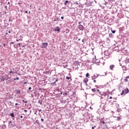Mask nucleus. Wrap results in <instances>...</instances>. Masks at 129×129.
Wrapping results in <instances>:
<instances>
[{"instance_id":"obj_12","label":"nucleus","mask_w":129,"mask_h":129,"mask_svg":"<svg viewBox=\"0 0 129 129\" xmlns=\"http://www.w3.org/2000/svg\"><path fill=\"white\" fill-rule=\"evenodd\" d=\"M83 82H84L85 83H87V82H88V79L85 78Z\"/></svg>"},{"instance_id":"obj_41","label":"nucleus","mask_w":129,"mask_h":129,"mask_svg":"<svg viewBox=\"0 0 129 129\" xmlns=\"http://www.w3.org/2000/svg\"><path fill=\"white\" fill-rule=\"evenodd\" d=\"M75 5H79V3H78V2H76L75 3H74Z\"/></svg>"},{"instance_id":"obj_20","label":"nucleus","mask_w":129,"mask_h":129,"mask_svg":"<svg viewBox=\"0 0 129 129\" xmlns=\"http://www.w3.org/2000/svg\"><path fill=\"white\" fill-rule=\"evenodd\" d=\"M111 32L112 33V34H115V32H116V31H115V30H113L112 28H111Z\"/></svg>"},{"instance_id":"obj_48","label":"nucleus","mask_w":129,"mask_h":129,"mask_svg":"<svg viewBox=\"0 0 129 129\" xmlns=\"http://www.w3.org/2000/svg\"><path fill=\"white\" fill-rule=\"evenodd\" d=\"M9 73H13V71H12V70H11V71L9 72Z\"/></svg>"},{"instance_id":"obj_63","label":"nucleus","mask_w":129,"mask_h":129,"mask_svg":"<svg viewBox=\"0 0 129 129\" xmlns=\"http://www.w3.org/2000/svg\"><path fill=\"white\" fill-rule=\"evenodd\" d=\"M20 118H23V116L21 115L20 116Z\"/></svg>"},{"instance_id":"obj_45","label":"nucleus","mask_w":129,"mask_h":129,"mask_svg":"<svg viewBox=\"0 0 129 129\" xmlns=\"http://www.w3.org/2000/svg\"><path fill=\"white\" fill-rule=\"evenodd\" d=\"M41 121H42V122H44V119L41 118Z\"/></svg>"},{"instance_id":"obj_4","label":"nucleus","mask_w":129,"mask_h":129,"mask_svg":"<svg viewBox=\"0 0 129 129\" xmlns=\"http://www.w3.org/2000/svg\"><path fill=\"white\" fill-rule=\"evenodd\" d=\"M78 29L80 31H83V30H84V26L82 24H80L78 26Z\"/></svg>"},{"instance_id":"obj_55","label":"nucleus","mask_w":129,"mask_h":129,"mask_svg":"<svg viewBox=\"0 0 129 129\" xmlns=\"http://www.w3.org/2000/svg\"><path fill=\"white\" fill-rule=\"evenodd\" d=\"M57 81H58V79H56L55 80V82L56 83V82H57Z\"/></svg>"},{"instance_id":"obj_40","label":"nucleus","mask_w":129,"mask_h":129,"mask_svg":"<svg viewBox=\"0 0 129 129\" xmlns=\"http://www.w3.org/2000/svg\"><path fill=\"white\" fill-rule=\"evenodd\" d=\"M8 104H9V105H11L12 104V102H11V101L8 102Z\"/></svg>"},{"instance_id":"obj_60","label":"nucleus","mask_w":129,"mask_h":129,"mask_svg":"<svg viewBox=\"0 0 129 129\" xmlns=\"http://www.w3.org/2000/svg\"><path fill=\"white\" fill-rule=\"evenodd\" d=\"M97 92H100L99 89H97Z\"/></svg>"},{"instance_id":"obj_15","label":"nucleus","mask_w":129,"mask_h":129,"mask_svg":"<svg viewBox=\"0 0 129 129\" xmlns=\"http://www.w3.org/2000/svg\"><path fill=\"white\" fill-rule=\"evenodd\" d=\"M63 96H68V93H67V92L63 93Z\"/></svg>"},{"instance_id":"obj_58","label":"nucleus","mask_w":129,"mask_h":129,"mask_svg":"<svg viewBox=\"0 0 129 129\" xmlns=\"http://www.w3.org/2000/svg\"><path fill=\"white\" fill-rule=\"evenodd\" d=\"M25 14H28V11H26L25 12Z\"/></svg>"},{"instance_id":"obj_38","label":"nucleus","mask_w":129,"mask_h":129,"mask_svg":"<svg viewBox=\"0 0 129 129\" xmlns=\"http://www.w3.org/2000/svg\"><path fill=\"white\" fill-rule=\"evenodd\" d=\"M22 101H23V102H24V103H28V101H25V100H23Z\"/></svg>"},{"instance_id":"obj_56","label":"nucleus","mask_w":129,"mask_h":129,"mask_svg":"<svg viewBox=\"0 0 129 129\" xmlns=\"http://www.w3.org/2000/svg\"><path fill=\"white\" fill-rule=\"evenodd\" d=\"M123 49H124V48H121V49H120V50H121V51H122V50H123Z\"/></svg>"},{"instance_id":"obj_23","label":"nucleus","mask_w":129,"mask_h":129,"mask_svg":"<svg viewBox=\"0 0 129 129\" xmlns=\"http://www.w3.org/2000/svg\"><path fill=\"white\" fill-rule=\"evenodd\" d=\"M29 108H30V109H31V108H32V104H29L28 105Z\"/></svg>"},{"instance_id":"obj_53","label":"nucleus","mask_w":129,"mask_h":129,"mask_svg":"<svg viewBox=\"0 0 129 129\" xmlns=\"http://www.w3.org/2000/svg\"><path fill=\"white\" fill-rule=\"evenodd\" d=\"M38 111H39V112H41V111H42V110L41 109H39V110H38Z\"/></svg>"},{"instance_id":"obj_14","label":"nucleus","mask_w":129,"mask_h":129,"mask_svg":"<svg viewBox=\"0 0 129 129\" xmlns=\"http://www.w3.org/2000/svg\"><path fill=\"white\" fill-rule=\"evenodd\" d=\"M59 18L58 17L55 18H54V22H59Z\"/></svg>"},{"instance_id":"obj_8","label":"nucleus","mask_w":129,"mask_h":129,"mask_svg":"<svg viewBox=\"0 0 129 129\" xmlns=\"http://www.w3.org/2000/svg\"><path fill=\"white\" fill-rule=\"evenodd\" d=\"M60 28H59V27H58V26H57L56 27V28H55L54 30V31H55V32H60Z\"/></svg>"},{"instance_id":"obj_10","label":"nucleus","mask_w":129,"mask_h":129,"mask_svg":"<svg viewBox=\"0 0 129 129\" xmlns=\"http://www.w3.org/2000/svg\"><path fill=\"white\" fill-rule=\"evenodd\" d=\"M9 116H11V117H13L14 118H15V115L14 114V112L11 113L9 114Z\"/></svg>"},{"instance_id":"obj_32","label":"nucleus","mask_w":129,"mask_h":129,"mask_svg":"<svg viewBox=\"0 0 129 129\" xmlns=\"http://www.w3.org/2000/svg\"><path fill=\"white\" fill-rule=\"evenodd\" d=\"M9 22H13V20H12V18L11 17H9Z\"/></svg>"},{"instance_id":"obj_54","label":"nucleus","mask_w":129,"mask_h":129,"mask_svg":"<svg viewBox=\"0 0 129 129\" xmlns=\"http://www.w3.org/2000/svg\"><path fill=\"white\" fill-rule=\"evenodd\" d=\"M91 96H94V94H91Z\"/></svg>"},{"instance_id":"obj_9","label":"nucleus","mask_w":129,"mask_h":129,"mask_svg":"<svg viewBox=\"0 0 129 129\" xmlns=\"http://www.w3.org/2000/svg\"><path fill=\"white\" fill-rule=\"evenodd\" d=\"M104 55L105 56H108V55H109V52H108V50H105L104 51Z\"/></svg>"},{"instance_id":"obj_43","label":"nucleus","mask_w":129,"mask_h":129,"mask_svg":"<svg viewBox=\"0 0 129 129\" xmlns=\"http://www.w3.org/2000/svg\"><path fill=\"white\" fill-rule=\"evenodd\" d=\"M117 120H119L120 119V117H117Z\"/></svg>"},{"instance_id":"obj_22","label":"nucleus","mask_w":129,"mask_h":129,"mask_svg":"<svg viewBox=\"0 0 129 129\" xmlns=\"http://www.w3.org/2000/svg\"><path fill=\"white\" fill-rule=\"evenodd\" d=\"M122 68L123 70H126V67H125V66H123V67H122Z\"/></svg>"},{"instance_id":"obj_62","label":"nucleus","mask_w":129,"mask_h":129,"mask_svg":"<svg viewBox=\"0 0 129 129\" xmlns=\"http://www.w3.org/2000/svg\"><path fill=\"white\" fill-rule=\"evenodd\" d=\"M129 78V76H127L126 77V79H128Z\"/></svg>"},{"instance_id":"obj_28","label":"nucleus","mask_w":129,"mask_h":129,"mask_svg":"<svg viewBox=\"0 0 129 129\" xmlns=\"http://www.w3.org/2000/svg\"><path fill=\"white\" fill-rule=\"evenodd\" d=\"M14 48H18V45L17 44H14Z\"/></svg>"},{"instance_id":"obj_50","label":"nucleus","mask_w":129,"mask_h":129,"mask_svg":"<svg viewBox=\"0 0 129 129\" xmlns=\"http://www.w3.org/2000/svg\"><path fill=\"white\" fill-rule=\"evenodd\" d=\"M6 10H8V6H5Z\"/></svg>"},{"instance_id":"obj_26","label":"nucleus","mask_w":129,"mask_h":129,"mask_svg":"<svg viewBox=\"0 0 129 129\" xmlns=\"http://www.w3.org/2000/svg\"><path fill=\"white\" fill-rule=\"evenodd\" d=\"M73 96H74V97L76 96V93L75 92L73 93Z\"/></svg>"},{"instance_id":"obj_39","label":"nucleus","mask_w":129,"mask_h":129,"mask_svg":"<svg viewBox=\"0 0 129 129\" xmlns=\"http://www.w3.org/2000/svg\"><path fill=\"white\" fill-rule=\"evenodd\" d=\"M89 76V73H87L86 75V77H88Z\"/></svg>"},{"instance_id":"obj_35","label":"nucleus","mask_w":129,"mask_h":129,"mask_svg":"<svg viewBox=\"0 0 129 129\" xmlns=\"http://www.w3.org/2000/svg\"><path fill=\"white\" fill-rule=\"evenodd\" d=\"M45 74H50V72L49 71H46L45 72Z\"/></svg>"},{"instance_id":"obj_30","label":"nucleus","mask_w":129,"mask_h":129,"mask_svg":"<svg viewBox=\"0 0 129 129\" xmlns=\"http://www.w3.org/2000/svg\"><path fill=\"white\" fill-rule=\"evenodd\" d=\"M96 125H97V124H96V125H95L94 126H93L92 127V129H94V128H95V127H96Z\"/></svg>"},{"instance_id":"obj_44","label":"nucleus","mask_w":129,"mask_h":129,"mask_svg":"<svg viewBox=\"0 0 129 129\" xmlns=\"http://www.w3.org/2000/svg\"><path fill=\"white\" fill-rule=\"evenodd\" d=\"M51 84H52V85H56V82H53V83H52Z\"/></svg>"},{"instance_id":"obj_13","label":"nucleus","mask_w":129,"mask_h":129,"mask_svg":"<svg viewBox=\"0 0 129 129\" xmlns=\"http://www.w3.org/2000/svg\"><path fill=\"white\" fill-rule=\"evenodd\" d=\"M113 68H114V65L112 64L110 66V69H111V70H112V69H113Z\"/></svg>"},{"instance_id":"obj_19","label":"nucleus","mask_w":129,"mask_h":129,"mask_svg":"<svg viewBox=\"0 0 129 129\" xmlns=\"http://www.w3.org/2000/svg\"><path fill=\"white\" fill-rule=\"evenodd\" d=\"M9 126H15V123H9Z\"/></svg>"},{"instance_id":"obj_37","label":"nucleus","mask_w":129,"mask_h":129,"mask_svg":"<svg viewBox=\"0 0 129 129\" xmlns=\"http://www.w3.org/2000/svg\"><path fill=\"white\" fill-rule=\"evenodd\" d=\"M101 123H102L103 124H105V122L104 121H101Z\"/></svg>"},{"instance_id":"obj_11","label":"nucleus","mask_w":129,"mask_h":129,"mask_svg":"<svg viewBox=\"0 0 129 129\" xmlns=\"http://www.w3.org/2000/svg\"><path fill=\"white\" fill-rule=\"evenodd\" d=\"M109 37L110 38H113L114 37V35L112 33L109 34Z\"/></svg>"},{"instance_id":"obj_25","label":"nucleus","mask_w":129,"mask_h":129,"mask_svg":"<svg viewBox=\"0 0 129 129\" xmlns=\"http://www.w3.org/2000/svg\"><path fill=\"white\" fill-rule=\"evenodd\" d=\"M68 3H69V1H66L64 3V5L67 6V4H68Z\"/></svg>"},{"instance_id":"obj_18","label":"nucleus","mask_w":129,"mask_h":129,"mask_svg":"<svg viewBox=\"0 0 129 129\" xmlns=\"http://www.w3.org/2000/svg\"><path fill=\"white\" fill-rule=\"evenodd\" d=\"M20 79L19 77H16V78H14L13 80V81H16V80H19Z\"/></svg>"},{"instance_id":"obj_51","label":"nucleus","mask_w":129,"mask_h":129,"mask_svg":"<svg viewBox=\"0 0 129 129\" xmlns=\"http://www.w3.org/2000/svg\"><path fill=\"white\" fill-rule=\"evenodd\" d=\"M61 20H63L64 19V17H63V16L61 17Z\"/></svg>"},{"instance_id":"obj_33","label":"nucleus","mask_w":129,"mask_h":129,"mask_svg":"<svg viewBox=\"0 0 129 129\" xmlns=\"http://www.w3.org/2000/svg\"><path fill=\"white\" fill-rule=\"evenodd\" d=\"M56 96L57 97H60L61 96V95L60 94H57L56 95Z\"/></svg>"},{"instance_id":"obj_61","label":"nucleus","mask_w":129,"mask_h":129,"mask_svg":"<svg viewBox=\"0 0 129 129\" xmlns=\"http://www.w3.org/2000/svg\"><path fill=\"white\" fill-rule=\"evenodd\" d=\"M56 90H57V91H60V89H56Z\"/></svg>"},{"instance_id":"obj_36","label":"nucleus","mask_w":129,"mask_h":129,"mask_svg":"<svg viewBox=\"0 0 129 129\" xmlns=\"http://www.w3.org/2000/svg\"><path fill=\"white\" fill-rule=\"evenodd\" d=\"M14 44H15V42H11L10 43V45H14Z\"/></svg>"},{"instance_id":"obj_52","label":"nucleus","mask_w":129,"mask_h":129,"mask_svg":"<svg viewBox=\"0 0 129 129\" xmlns=\"http://www.w3.org/2000/svg\"><path fill=\"white\" fill-rule=\"evenodd\" d=\"M116 107H119V104H117Z\"/></svg>"},{"instance_id":"obj_6","label":"nucleus","mask_w":129,"mask_h":129,"mask_svg":"<svg viewBox=\"0 0 129 129\" xmlns=\"http://www.w3.org/2000/svg\"><path fill=\"white\" fill-rule=\"evenodd\" d=\"M15 93L17 95H20V94H21V90H15Z\"/></svg>"},{"instance_id":"obj_49","label":"nucleus","mask_w":129,"mask_h":129,"mask_svg":"<svg viewBox=\"0 0 129 129\" xmlns=\"http://www.w3.org/2000/svg\"><path fill=\"white\" fill-rule=\"evenodd\" d=\"M15 105H20V104H19V103H15Z\"/></svg>"},{"instance_id":"obj_16","label":"nucleus","mask_w":129,"mask_h":129,"mask_svg":"<svg viewBox=\"0 0 129 129\" xmlns=\"http://www.w3.org/2000/svg\"><path fill=\"white\" fill-rule=\"evenodd\" d=\"M96 76H95V75H94L92 77V80H94V79H96Z\"/></svg>"},{"instance_id":"obj_46","label":"nucleus","mask_w":129,"mask_h":129,"mask_svg":"<svg viewBox=\"0 0 129 129\" xmlns=\"http://www.w3.org/2000/svg\"><path fill=\"white\" fill-rule=\"evenodd\" d=\"M18 46H19V47H21V43H18L17 44Z\"/></svg>"},{"instance_id":"obj_2","label":"nucleus","mask_w":129,"mask_h":129,"mask_svg":"<svg viewBox=\"0 0 129 129\" xmlns=\"http://www.w3.org/2000/svg\"><path fill=\"white\" fill-rule=\"evenodd\" d=\"M124 92L125 94H127V93H128L129 92L128 88H126V89L122 90V92L120 94L121 95H123V94H124Z\"/></svg>"},{"instance_id":"obj_42","label":"nucleus","mask_w":129,"mask_h":129,"mask_svg":"<svg viewBox=\"0 0 129 129\" xmlns=\"http://www.w3.org/2000/svg\"><path fill=\"white\" fill-rule=\"evenodd\" d=\"M124 81H125V82H128V80H127V79H125Z\"/></svg>"},{"instance_id":"obj_7","label":"nucleus","mask_w":129,"mask_h":129,"mask_svg":"<svg viewBox=\"0 0 129 129\" xmlns=\"http://www.w3.org/2000/svg\"><path fill=\"white\" fill-rule=\"evenodd\" d=\"M123 63H124L125 64H127V63H129V58H128V57H127L126 58V59L123 61Z\"/></svg>"},{"instance_id":"obj_59","label":"nucleus","mask_w":129,"mask_h":129,"mask_svg":"<svg viewBox=\"0 0 129 129\" xmlns=\"http://www.w3.org/2000/svg\"><path fill=\"white\" fill-rule=\"evenodd\" d=\"M23 83H24V84H27V82H25Z\"/></svg>"},{"instance_id":"obj_3","label":"nucleus","mask_w":129,"mask_h":129,"mask_svg":"<svg viewBox=\"0 0 129 129\" xmlns=\"http://www.w3.org/2000/svg\"><path fill=\"white\" fill-rule=\"evenodd\" d=\"M47 46H48V43H44L43 42L42 44L40 45L41 48H47Z\"/></svg>"},{"instance_id":"obj_47","label":"nucleus","mask_w":129,"mask_h":129,"mask_svg":"<svg viewBox=\"0 0 129 129\" xmlns=\"http://www.w3.org/2000/svg\"><path fill=\"white\" fill-rule=\"evenodd\" d=\"M28 89H29V90H31V89H32V87H29Z\"/></svg>"},{"instance_id":"obj_21","label":"nucleus","mask_w":129,"mask_h":129,"mask_svg":"<svg viewBox=\"0 0 129 129\" xmlns=\"http://www.w3.org/2000/svg\"><path fill=\"white\" fill-rule=\"evenodd\" d=\"M91 90H92V91H93V92H96V88L92 89Z\"/></svg>"},{"instance_id":"obj_17","label":"nucleus","mask_w":129,"mask_h":129,"mask_svg":"<svg viewBox=\"0 0 129 129\" xmlns=\"http://www.w3.org/2000/svg\"><path fill=\"white\" fill-rule=\"evenodd\" d=\"M102 94V92L100 91V92H98V94H97V95H99V96L101 97Z\"/></svg>"},{"instance_id":"obj_34","label":"nucleus","mask_w":129,"mask_h":129,"mask_svg":"<svg viewBox=\"0 0 129 129\" xmlns=\"http://www.w3.org/2000/svg\"><path fill=\"white\" fill-rule=\"evenodd\" d=\"M66 79H67L68 80H69V79H71V77H66Z\"/></svg>"},{"instance_id":"obj_27","label":"nucleus","mask_w":129,"mask_h":129,"mask_svg":"<svg viewBox=\"0 0 129 129\" xmlns=\"http://www.w3.org/2000/svg\"><path fill=\"white\" fill-rule=\"evenodd\" d=\"M117 112H120V111H121V109H120V108H118L117 109Z\"/></svg>"},{"instance_id":"obj_29","label":"nucleus","mask_w":129,"mask_h":129,"mask_svg":"<svg viewBox=\"0 0 129 129\" xmlns=\"http://www.w3.org/2000/svg\"><path fill=\"white\" fill-rule=\"evenodd\" d=\"M38 103H40V105H42V101H41V100H39V101H38Z\"/></svg>"},{"instance_id":"obj_1","label":"nucleus","mask_w":129,"mask_h":129,"mask_svg":"<svg viewBox=\"0 0 129 129\" xmlns=\"http://www.w3.org/2000/svg\"><path fill=\"white\" fill-rule=\"evenodd\" d=\"M0 79L1 81H5V80H9L11 79V77H9V75L5 74L4 76H1Z\"/></svg>"},{"instance_id":"obj_24","label":"nucleus","mask_w":129,"mask_h":129,"mask_svg":"<svg viewBox=\"0 0 129 129\" xmlns=\"http://www.w3.org/2000/svg\"><path fill=\"white\" fill-rule=\"evenodd\" d=\"M66 34H68V33H69V32H70V30L67 29H66Z\"/></svg>"},{"instance_id":"obj_64","label":"nucleus","mask_w":129,"mask_h":129,"mask_svg":"<svg viewBox=\"0 0 129 129\" xmlns=\"http://www.w3.org/2000/svg\"><path fill=\"white\" fill-rule=\"evenodd\" d=\"M78 24H79V25H80V24H81V22H79L78 23Z\"/></svg>"},{"instance_id":"obj_5","label":"nucleus","mask_w":129,"mask_h":129,"mask_svg":"<svg viewBox=\"0 0 129 129\" xmlns=\"http://www.w3.org/2000/svg\"><path fill=\"white\" fill-rule=\"evenodd\" d=\"M106 92H102V94L101 95V99L104 98L106 96Z\"/></svg>"},{"instance_id":"obj_57","label":"nucleus","mask_w":129,"mask_h":129,"mask_svg":"<svg viewBox=\"0 0 129 129\" xmlns=\"http://www.w3.org/2000/svg\"><path fill=\"white\" fill-rule=\"evenodd\" d=\"M12 72H13V73H12L13 74H15V73H16V72H14V71H12Z\"/></svg>"},{"instance_id":"obj_31","label":"nucleus","mask_w":129,"mask_h":129,"mask_svg":"<svg viewBox=\"0 0 129 129\" xmlns=\"http://www.w3.org/2000/svg\"><path fill=\"white\" fill-rule=\"evenodd\" d=\"M35 122H36L37 124H40V123H39L38 120H36L35 121Z\"/></svg>"}]
</instances>
